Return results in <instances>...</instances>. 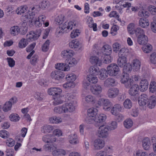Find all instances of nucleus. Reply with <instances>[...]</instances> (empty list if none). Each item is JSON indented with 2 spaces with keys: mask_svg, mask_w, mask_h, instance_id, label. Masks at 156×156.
Listing matches in <instances>:
<instances>
[{
  "mask_svg": "<svg viewBox=\"0 0 156 156\" xmlns=\"http://www.w3.org/2000/svg\"><path fill=\"white\" fill-rule=\"evenodd\" d=\"M35 9V8L33 7L29 12V16H23L22 19L25 21L28 20L30 25H35L36 27H40L43 23L45 27L48 26L49 25L48 22L47 21L45 23H44L46 19L45 16L42 14H35L34 12Z\"/></svg>",
  "mask_w": 156,
  "mask_h": 156,
  "instance_id": "1",
  "label": "nucleus"
},
{
  "mask_svg": "<svg viewBox=\"0 0 156 156\" xmlns=\"http://www.w3.org/2000/svg\"><path fill=\"white\" fill-rule=\"evenodd\" d=\"M94 105L96 107L102 106L103 109L105 111H109L112 105V102L108 99L104 98H99Z\"/></svg>",
  "mask_w": 156,
  "mask_h": 156,
  "instance_id": "2",
  "label": "nucleus"
},
{
  "mask_svg": "<svg viewBox=\"0 0 156 156\" xmlns=\"http://www.w3.org/2000/svg\"><path fill=\"white\" fill-rule=\"evenodd\" d=\"M107 70L108 75L111 76H114L118 74L119 72L118 66L116 64H111L107 67Z\"/></svg>",
  "mask_w": 156,
  "mask_h": 156,
  "instance_id": "3",
  "label": "nucleus"
},
{
  "mask_svg": "<svg viewBox=\"0 0 156 156\" xmlns=\"http://www.w3.org/2000/svg\"><path fill=\"white\" fill-rule=\"evenodd\" d=\"M121 82L125 84V87L129 88L133 83V78H129L128 73H123L121 78Z\"/></svg>",
  "mask_w": 156,
  "mask_h": 156,
  "instance_id": "4",
  "label": "nucleus"
},
{
  "mask_svg": "<svg viewBox=\"0 0 156 156\" xmlns=\"http://www.w3.org/2000/svg\"><path fill=\"white\" fill-rule=\"evenodd\" d=\"M98 113V110L95 108L92 107L87 111V116L86 119V122L90 124L89 121L91 119H94Z\"/></svg>",
  "mask_w": 156,
  "mask_h": 156,
  "instance_id": "5",
  "label": "nucleus"
},
{
  "mask_svg": "<svg viewBox=\"0 0 156 156\" xmlns=\"http://www.w3.org/2000/svg\"><path fill=\"white\" fill-rule=\"evenodd\" d=\"M108 127L106 126H101L98 129L97 133L98 136L101 138H106L108 136Z\"/></svg>",
  "mask_w": 156,
  "mask_h": 156,
  "instance_id": "6",
  "label": "nucleus"
},
{
  "mask_svg": "<svg viewBox=\"0 0 156 156\" xmlns=\"http://www.w3.org/2000/svg\"><path fill=\"white\" fill-rule=\"evenodd\" d=\"M33 7L30 8V9L29 10L28 12H27L28 11V7L26 5H22L18 7L15 10L16 13L18 15H21L23 14H25L26 13H27V15H23L21 17V19L23 20L25 22H28L29 21L27 20V21H25L23 20L22 18V17L23 16H29V12L30 10V9L32 8Z\"/></svg>",
  "mask_w": 156,
  "mask_h": 156,
  "instance_id": "7",
  "label": "nucleus"
},
{
  "mask_svg": "<svg viewBox=\"0 0 156 156\" xmlns=\"http://www.w3.org/2000/svg\"><path fill=\"white\" fill-rule=\"evenodd\" d=\"M65 113L72 112L75 109L74 102L73 101L67 102L62 105Z\"/></svg>",
  "mask_w": 156,
  "mask_h": 156,
  "instance_id": "8",
  "label": "nucleus"
},
{
  "mask_svg": "<svg viewBox=\"0 0 156 156\" xmlns=\"http://www.w3.org/2000/svg\"><path fill=\"white\" fill-rule=\"evenodd\" d=\"M102 90V86L99 84L92 85L90 88L91 93L93 95L97 96H101Z\"/></svg>",
  "mask_w": 156,
  "mask_h": 156,
  "instance_id": "9",
  "label": "nucleus"
},
{
  "mask_svg": "<svg viewBox=\"0 0 156 156\" xmlns=\"http://www.w3.org/2000/svg\"><path fill=\"white\" fill-rule=\"evenodd\" d=\"M77 23L76 21H67L62 24L61 27L66 32H67V31L72 30L74 27L77 26Z\"/></svg>",
  "mask_w": 156,
  "mask_h": 156,
  "instance_id": "10",
  "label": "nucleus"
},
{
  "mask_svg": "<svg viewBox=\"0 0 156 156\" xmlns=\"http://www.w3.org/2000/svg\"><path fill=\"white\" fill-rule=\"evenodd\" d=\"M67 140L69 144L75 145L79 143V138L75 133H72L68 136Z\"/></svg>",
  "mask_w": 156,
  "mask_h": 156,
  "instance_id": "11",
  "label": "nucleus"
},
{
  "mask_svg": "<svg viewBox=\"0 0 156 156\" xmlns=\"http://www.w3.org/2000/svg\"><path fill=\"white\" fill-rule=\"evenodd\" d=\"M42 141L45 143H53L56 141V138L53 134H48L44 135L42 138Z\"/></svg>",
  "mask_w": 156,
  "mask_h": 156,
  "instance_id": "12",
  "label": "nucleus"
},
{
  "mask_svg": "<svg viewBox=\"0 0 156 156\" xmlns=\"http://www.w3.org/2000/svg\"><path fill=\"white\" fill-rule=\"evenodd\" d=\"M62 90L58 87H52L48 89V93L49 95H52L53 97L61 95Z\"/></svg>",
  "mask_w": 156,
  "mask_h": 156,
  "instance_id": "13",
  "label": "nucleus"
},
{
  "mask_svg": "<svg viewBox=\"0 0 156 156\" xmlns=\"http://www.w3.org/2000/svg\"><path fill=\"white\" fill-rule=\"evenodd\" d=\"M51 76L53 79L60 80L64 77L65 74L63 72L60 71L55 70L51 72Z\"/></svg>",
  "mask_w": 156,
  "mask_h": 156,
  "instance_id": "14",
  "label": "nucleus"
},
{
  "mask_svg": "<svg viewBox=\"0 0 156 156\" xmlns=\"http://www.w3.org/2000/svg\"><path fill=\"white\" fill-rule=\"evenodd\" d=\"M129 90V93L131 96L137 97L138 96L139 86L137 84H133L131 86Z\"/></svg>",
  "mask_w": 156,
  "mask_h": 156,
  "instance_id": "15",
  "label": "nucleus"
},
{
  "mask_svg": "<svg viewBox=\"0 0 156 156\" xmlns=\"http://www.w3.org/2000/svg\"><path fill=\"white\" fill-rule=\"evenodd\" d=\"M107 118L106 115L104 114H100L94 119H91L89 121L90 124H93L94 122L97 123H100L105 121Z\"/></svg>",
  "mask_w": 156,
  "mask_h": 156,
  "instance_id": "16",
  "label": "nucleus"
},
{
  "mask_svg": "<svg viewBox=\"0 0 156 156\" xmlns=\"http://www.w3.org/2000/svg\"><path fill=\"white\" fill-rule=\"evenodd\" d=\"M156 105V97L152 95L148 98L147 102V106L150 109L154 108Z\"/></svg>",
  "mask_w": 156,
  "mask_h": 156,
  "instance_id": "17",
  "label": "nucleus"
},
{
  "mask_svg": "<svg viewBox=\"0 0 156 156\" xmlns=\"http://www.w3.org/2000/svg\"><path fill=\"white\" fill-rule=\"evenodd\" d=\"M40 35L37 32L30 31L26 35V39L28 41H32L37 40Z\"/></svg>",
  "mask_w": 156,
  "mask_h": 156,
  "instance_id": "18",
  "label": "nucleus"
},
{
  "mask_svg": "<svg viewBox=\"0 0 156 156\" xmlns=\"http://www.w3.org/2000/svg\"><path fill=\"white\" fill-rule=\"evenodd\" d=\"M93 144L95 149L100 150L104 147L105 143L102 140L97 138L94 140Z\"/></svg>",
  "mask_w": 156,
  "mask_h": 156,
  "instance_id": "19",
  "label": "nucleus"
},
{
  "mask_svg": "<svg viewBox=\"0 0 156 156\" xmlns=\"http://www.w3.org/2000/svg\"><path fill=\"white\" fill-rule=\"evenodd\" d=\"M122 106L119 104H116L112 107H111L110 112L114 115H117L118 113L121 112L122 110Z\"/></svg>",
  "mask_w": 156,
  "mask_h": 156,
  "instance_id": "20",
  "label": "nucleus"
},
{
  "mask_svg": "<svg viewBox=\"0 0 156 156\" xmlns=\"http://www.w3.org/2000/svg\"><path fill=\"white\" fill-rule=\"evenodd\" d=\"M90 62L93 65L101 66L102 64V60L96 56H92L90 58Z\"/></svg>",
  "mask_w": 156,
  "mask_h": 156,
  "instance_id": "21",
  "label": "nucleus"
},
{
  "mask_svg": "<svg viewBox=\"0 0 156 156\" xmlns=\"http://www.w3.org/2000/svg\"><path fill=\"white\" fill-rule=\"evenodd\" d=\"M119 93V90L116 88H109L107 92L108 97L110 98H113L116 97Z\"/></svg>",
  "mask_w": 156,
  "mask_h": 156,
  "instance_id": "22",
  "label": "nucleus"
},
{
  "mask_svg": "<svg viewBox=\"0 0 156 156\" xmlns=\"http://www.w3.org/2000/svg\"><path fill=\"white\" fill-rule=\"evenodd\" d=\"M148 98L147 95L143 94L140 96L138 98V103L140 106L143 107L147 105V102Z\"/></svg>",
  "mask_w": 156,
  "mask_h": 156,
  "instance_id": "23",
  "label": "nucleus"
},
{
  "mask_svg": "<svg viewBox=\"0 0 156 156\" xmlns=\"http://www.w3.org/2000/svg\"><path fill=\"white\" fill-rule=\"evenodd\" d=\"M55 67L57 69L64 71H68L70 69L69 65L63 63L57 64L55 65Z\"/></svg>",
  "mask_w": 156,
  "mask_h": 156,
  "instance_id": "24",
  "label": "nucleus"
},
{
  "mask_svg": "<svg viewBox=\"0 0 156 156\" xmlns=\"http://www.w3.org/2000/svg\"><path fill=\"white\" fill-rule=\"evenodd\" d=\"M20 27L17 26H13L11 27L9 29V33L12 36H17L20 33Z\"/></svg>",
  "mask_w": 156,
  "mask_h": 156,
  "instance_id": "25",
  "label": "nucleus"
},
{
  "mask_svg": "<svg viewBox=\"0 0 156 156\" xmlns=\"http://www.w3.org/2000/svg\"><path fill=\"white\" fill-rule=\"evenodd\" d=\"M98 77L101 80H104L108 77V75L106 69L102 68L99 71L98 73Z\"/></svg>",
  "mask_w": 156,
  "mask_h": 156,
  "instance_id": "26",
  "label": "nucleus"
},
{
  "mask_svg": "<svg viewBox=\"0 0 156 156\" xmlns=\"http://www.w3.org/2000/svg\"><path fill=\"white\" fill-rule=\"evenodd\" d=\"M132 66L133 70L134 71H138L140 68L141 62L140 60L137 59H135L133 60L131 64Z\"/></svg>",
  "mask_w": 156,
  "mask_h": 156,
  "instance_id": "27",
  "label": "nucleus"
},
{
  "mask_svg": "<svg viewBox=\"0 0 156 156\" xmlns=\"http://www.w3.org/2000/svg\"><path fill=\"white\" fill-rule=\"evenodd\" d=\"M66 151L61 149H57L55 146V148L52 151V154L53 156H58L60 155H65L66 154Z\"/></svg>",
  "mask_w": 156,
  "mask_h": 156,
  "instance_id": "28",
  "label": "nucleus"
},
{
  "mask_svg": "<svg viewBox=\"0 0 156 156\" xmlns=\"http://www.w3.org/2000/svg\"><path fill=\"white\" fill-rule=\"evenodd\" d=\"M84 100L87 103L92 104L94 105L96 102V99L95 96L90 94L85 97Z\"/></svg>",
  "mask_w": 156,
  "mask_h": 156,
  "instance_id": "29",
  "label": "nucleus"
},
{
  "mask_svg": "<svg viewBox=\"0 0 156 156\" xmlns=\"http://www.w3.org/2000/svg\"><path fill=\"white\" fill-rule=\"evenodd\" d=\"M139 85L140 91L142 92L145 91L147 90L148 87V81L146 79H142L140 81Z\"/></svg>",
  "mask_w": 156,
  "mask_h": 156,
  "instance_id": "30",
  "label": "nucleus"
},
{
  "mask_svg": "<svg viewBox=\"0 0 156 156\" xmlns=\"http://www.w3.org/2000/svg\"><path fill=\"white\" fill-rule=\"evenodd\" d=\"M104 85L105 87L115 86L116 85V82L113 78H108L104 81Z\"/></svg>",
  "mask_w": 156,
  "mask_h": 156,
  "instance_id": "31",
  "label": "nucleus"
},
{
  "mask_svg": "<svg viewBox=\"0 0 156 156\" xmlns=\"http://www.w3.org/2000/svg\"><path fill=\"white\" fill-rule=\"evenodd\" d=\"M145 6L143 5L141 6V8L138 13V16L141 17H144L145 18L148 17L150 15L149 12L145 9Z\"/></svg>",
  "mask_w": 156,
  "mask_h": 156,
  "instance_id": "32",
  "label": "nucleus"
},
{
  "mask_svg": "<svg viewBox=\"0 0 156 156\" xmlns=\"http://www.w3.org/2000/svg\"><path fill=\"white\" fill-rule=\"evenodd\" d=\"M69 47L72 48L78 49L81 47V44L79 41L76 39L72 40L69 44Z\"/></svg>",
  "mask_w": 156,
  "mask_h": 156,
  "instance_id": "33",
  "label": "nucleus"
},
{
  "mask_svg": "<svg viewBox=\"0 0 156 156\" xmlns=\"http://www.w3.org/2000/svg\"><path fill=\"white\" fill-rule=\"evenodd\" d=\"M73 51L69 49H66L63 51L61 52V56L64 58H68L73 56Z\"/></svg>",
  "mask_w": 156,
  "mask_h": 156,
  "instance_id": "34",
  "label": "nucleus"
},
{
  "mask_svg": "<svg viewBox=\"0 0 156 156\" xmlns=\"http://www.w3.org/2000/svg\"><path fill=\"white\" fill-rule=\"evenodd\" d=\"M53 129V127L51 125H45L41 128V132L44 133H51Z\"/></svg>",
  "mask_w": 156,
  "mask_h": 156,
  "instance_id": "35",
  "label": "nucleus"
},
{
  "mask_svg": "<svg viewBox=\"0 0 156 156\" xmlns=\"http://www.w3.org/2000/svg\"><path fill=\"white\" fill-rule=\"evenodd\" d=\"M142 145L145 150H149L151 145L150 139L148 137L144 138L143 140Z\"/></svg>",
  "mask_w": 156,
  "mask_h": 156,
  "instance_id": "36",
  "label": "nucleus"
},
{
  "mask_svg": "<svg viewBox=\"0 0 156 156\" xmlns=\"http://www.w3.org/2000/svg\"><path fill=\"white\" fill-rule=\"evenodd\" d=\"M148 41L147 37L145 34L137 38V42L139 44L141 45L146 44Z\"/></svg>",
  "mask_w": 156,
  "mask_h": 156,
  "instance_id": "37",
  "label": "nucleus"
},
{
  "mask_svg": "<svg viewBox=\"0 0 156 156\" xmlns=\"http://www.w3.org/2000/svg\"><path fill=\"white\" fill-rule=\"evenodd\" d=\"M140 26L143 28H146L149 25V20L146 19L140 18L139 21Z\"/></svg>",
  "mask_w": 156,
  "mask_h": 156,
  "instance_id": "38",
  "label": "nucleus"
},
{
  "mask_svg": "<svg viewBox=\"0 0 156 156\" xmlns=\"http://www.w3.org/2000/svg\"><path fill=\"white\" fill-rule=\"evenodd\" d=\"M101 51L105 55H110L112 52V49L111 46L106 44L103 46Z\"/></svg>",
  "mask_w": 156,
  "mask_h": 156,
  "instance_id": "39",
  "label": "nucleus"
},
{
  "mask_svg": "<svg viewBox=\"0 0 156 156\" xmlns=\"http://www.w3.org/2000/svg\"><path fill=\"white\" fill-rule=\"evenodd\" d=\"M127 61L126 57L124 56H120L118 59L117 63L118 65L120 67L124 66L126 65Z\"/></svg>",
  "mask_w": 156,
  "mask_h": 156,
  "instance_id": "40",
  "label": "nucleus"
},
{
  "mask_svg": "<svg viewBox=\"0 0 156 156\" xmlns=\"http://www.w3.org/2000/svg\"><path fill=\"white\" fill-rule=\"evenodd\" d=\"M87 79L89 83L94 84L96 83L98 81V78L96 75H88Z\"/></svg>",
  "mask_w": 156,
  "mask_h": 156,
  "instance_id": "41",
  "label": "nucleus"
},
{
  "mask_svg": "<svg viewBox=\"0 0 156 156\" xmlns=\"http://www.w3.org/2000/svg\"><path fill=\"white\" fill-rule=\"evenodd\" d=\"M100 70L96 66H91L89 69V72L90 75H97Z\"/></svg>",
  "mask_w": 156,
  "mask_h": 156,
  "instance_id": "42",
  "label": "nucleus"
},
{
  "mask_svg": "<svg viewBox=\"0 0 156 156\" xmlns=\"http://www.w3.org/2000/svg\"><path fill=\"white\" fill-rule=\"evenodd\" d=\"M62 95L53 97L54 100L53 102V104L55 105L62 104L64 102V101L62 99Z\"/></svg>",
  "mask_w": 156,
  "mask_h": 156,
  "instance_id": "43",
  "label": "nucleus"
},
{
  "mask_svg": "<svg viewBox=\"0 0 156 156\" xmlns=\"http://www.w3.org/2000/svg\"><path fill=\"white\" fill-rule=\"evenodd\" d=\"M49 121L51 123H60L62 122V119L59 117L54 116L50 118Z\"/></svg>",
  "mask_w": 156,
  "mask_h": 156,
  "instance_id": "44",
  "label": "nucleus"
},
{
  "mask_svg": "<svg viewBox=\"0 0 156 156\" xmlns=\"http://www.w3.org/2000/svg\"><path fill=\"white\" fill-rule=\"evenodd\" d=\"M109 16L110 18H115L117 19V20L119 22H123V23H124V21H122L119 18V15L118 13L115 11H111L109 14Z\"/></svg>",
  "mask_w": 156,
  "mask_h": 156,
  "instance_id": "45",
  "label": "nucleus"
},
{
  "mask_svg": "<svg viewBox=\"0 0 156 156\" xmlns=\"http://www.w3.org/2000/svg\"><path fill=\"white\" fill-rule=\"evenodd\" d=\"M149 91L152 93H155L156 94V82L153 80H151L149 85Z\"/></svg>",
  "mask_w": 156,
  "mask_h": 156,
  "instance_id": "46",
  "label": "nucleus"
},
{
  "mask_svg": "<svg viewBox=\"0 0 156 156\" xmlns=\"http://www.w3.org/2000/svg\"><path fill=\"white\" fill-rule=\"evenodd\" d=\"M119 27L116 24H113L111 27L110 33L113 36H115L118 34V31L119 30Z\"/></svg>",
  "mask_w": 156,
  "mask_h": 156,
  "instance_id": "47",
  "label": "nucleus"
},
{
  "mask_svg": "<svg viewBox=\"0 0 156 156\" xmlns=\"http://www.w3.org/2000/svg\"><path fill=\"white\" fill-rule=\"evenodd\" d=\"M28 41L27 39H25L24 38L21 39L19 41V47L21 48H25L28 44Z\"/></svg>",
  "mask_w": 156,
  "mask_h": 156,
  "instance_id": "48",
  "label": "nucleus"
},
{
  "mask_svg": "<svg viewBox=\"0 0 156 156\" xmlns=\"http://www.w3.org/2000/svg\"><path fill=\"white\" fill-rule=\"evenodd\" d=\"M135 24L133 23L129 24L127 27L128 32L130 34H133L134 33Z\"/></svg>",
  "mask_w": 156,
  "mask_h": 156,
  "instance_id": "49",
  "label": "nucleus"
},
{
  "mask_svg": "<svg viewBox=\"0 0 156 156\" xmlns=\"http://www.w3.org/2000/svg\"><path fill=\"white\" fill-rule=\"evenodd\" d=\"M134 33L137 38L145 34L144 30L140 27L136 29Z\"/></svg>",
  "mask_w": 156,
  "mask_h": 156,
  "instance_id": "50",
  "label": "nucleus"
},
{
  "mask_svg": "<svg viewBox=\"0 0 156 156\" xmlns=\"http://www.w3.org/2000/svg\"><path fill=\"white\" fill-rule=\"evenodd\" d=\"M123 106L126 109H130L132 106V101L129 99H126L123 103Z\"/></svg>",
  "mask_w": 156,
  "mask_h": 156,
  "instance_id": "51",
  "label": "nucleus"
},
{
  "mask_svg": "<svg viewBox=\"0 0 156 156\" xmlns=\"http://www.w3.org/2000/svg\"><path fill=\"white\" fill-rule=\"evenodd\" d=\"M53 112L55 114H61L65 113L62 105L55 107L53 109Z\"/></svg>",
  "mask_w": 156,
  "mask_h": 156,
  "instance_id": "52",
  "label": "nucleus"
},
{
  "mask_svg": "<svg viewBox=\"0 0 156 156\" xmlns=\"http://www.w3.org/2000/svg\"><path fill=\"white\" fill-rule=\"evenodd\" d=\"M50 3L48 1H43L39 4V7L42 9H44L48 8L50 6Z\"/></svg>",
  "mask_w": 156,
  "mask_h": 156,
  "instance_id": "53",
  "label": "nucleus"
},
{
  "mask_svg": "<svg viewBox=\"0 0 156 156\" xmlns=\"http://www.w3.org/2000/svg\"><path fill=\"white\" fill-rule=\"evenodd\" d=\"M123 68V73H127L130 72L132 69L131 65L130 63H127L124 66L122 67Z\"/></svg>",
  "mask_w": 156,
  "mask_h": 156,
  "instance_id": "54",
  "label": "nucleus"
},
{
  "mask_svg": "<svg viewBox=\"0 0 156 156\" xmlns=\"http://www.w3.org/2000/svg\"><path fill=\"white\" fill-rule=\"evenodd\" d=\"M54 144H44L43 146V148L46 151H52L55 148Z\"/></svg>",
  "mask_w": 156,
  "mask_h": 156,
  "instance_id": "55",
  "label": "nucleus"
},
{
  "mask_svg": "<svg viewBox=\"0 0 156 156\" xmlns=\"http://www.w3.org/2000/svg\"><path fill=\"white\" fill-rule=\"evenodd\" d=\"M117 126V123L116 121H112L109 123L108 127V130H112L115 129Z\"/></svg>",
  "mask_w": 156,
  "mask_h": 156,
  "instance_id": "56",
  "label": "nucleus"
},
{
  "mask_svg": "<svg viewBox=\"0 0 156 156\" xmlns=\"http://www.w3.org/2000/svg\"><path fill=\"white\" fill-rule=\"evenodd\" d=\"M66 79L69 81L74 82L76 79V76L74 73H69L66 76Z\"/></svg>",
  "mask_w": 156,
  "mask_h": 156,
  "instance_id": "57",
  "label": "nucleus"
},
{
  "mask_svg": "<svg viewBox=\"0 0 156 156\" xmlns=\"http://www.w3.org/2000/svg\"><path fill=\"white\" fill-rule=\"evenodd\" d=\"M9 118L11 121L14 122H18L20 119L19 115L16 114H12L10 115Z\"/></svg>",
  "mask_w": 156,
  "mask_h": 156,
  "instance_id": "58",
  "label": "nucleus"
},
{
  "mask_svg": "<svg viewBox=\"0 0 156 156\" xmlns=\"http://www.w3.org/2000/svg\"><path fill=\"white\" fill-rule=\"evenodd\" d=\"M113 51L115 53H117L121 48V44L118 42L114 43L112 45Z\"/></svg>",
  "mask_w": 156,
  "mask_h": 156,
  "instance_id": "59",
  "label": "nucleus"
},
{
  "mask_svg": "<svg viewBox=\"0 0 156 156\" xmlns=\"http://www.w3.org/2000/svg\"><path fill=\"white\" fill-rule=\"evenodd\" d=\"M12 107L11 103L9 102H6L2 107V110L4 112H7L11 110Z\"/></svg>",
  "mask_w": 156,
  "mask_h": 156,
  "instance_id": "60",
  "label": "nucleus"
},
{
  "mask_svg": "<svg viewBox=\"0 0 156 156\" xmlns=\"http://www.w3.org/2000/svg\"><path fill=\"white\" fill-rule=\"evenodd\" d=\"M133 122L130 119H127L124 122V125L125 128H129L133 125Z\"/></svg>",
  "mask_w": 156,
  "mask_h": 156,
  "instance_id": "61",
  "label": "nucleus"
},
{
  "mask_svg": "<svg viewBox=\"0 0 156 156\" xmlns=\"http://www.w3.org/2000/svg\"><path fill=\"white\" fill-rule=\"evenodd\" d=\"M9 133L6 130H2L0 131V137L4 139L8 138L9 136Z\"/></svg>",
  "mask_w": 156,
  "mask_h": 156,
  "instance_id": "62",
  "label": "nucleus"
},
{
  "mask_svg": "<svg viewBox=\"0 0 156 156\" xmlns=\"http://www.w3.org/2000/svg\"><path fill=\"white\" fill-rule=\"evenodd\" d=\"M134 156H147V154L145 152L142 151L140 150L135 151L133 153Z\"/></svg>",
  "mask_w": 156,
  "mask_h": 156,
  "instance_id": "63",
  "label": "nucleus"
},
{
  "mask_svg": "<svg viewBox=\"0 0 156 156\" xmlns=\"http://www.w3.org/2000/svg\"><path fill=\"white\" fill-rule=\"evenodd\" d=\"M152 49V46L149 44L144 46L142 48V49L143 51L147 53H149L151 51Z\"/></svg>",
  "mask_w": 156,
  "mask_h": 156,
  "instance_id": "64",
  "label": "nucleus"
}]
</instances>
